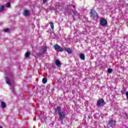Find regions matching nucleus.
<instances>
[{"label": "nucleus", "instance_id": "2eb2a0df", "mask_svg": "<svg viewBox=\"0 0 128 128\" xmlns=\"http://www.w3.org/2000/svg\"><path fill=\"white\" fill-rule=\"evenodd\" d=\"M6 103H4V102H1V106L2 108H6Z\"/></svg>", "mask_w": 128, "mask_h": 128}, {"label": "nucleus", "instance_id": "a211bd4d", "mask_svg": "<svg viewBox=\"0 0 128 128\" xmlns=\"http://www.w3.org/2000/svg\"><path fill=\"white\" fill-rule=\"evenodd\" d=\"M50 28H51L52 30H54V22H50Z\"/></svg>", "mask_w": 128, "mask_h": 128}, {"label": "nucleus", "instance_id": "4468645a", "mask_svg": "<svg viewBox=\"0 0 128 128\" xmlns=\"http://www.w3.org/2000/svg\"><path fill=\"white\" fill-rule=\"evenodd\" d=\"M6 80V84H8L10 85V80L8 79V78L6 77L5 78Z\"/></svg>", "mask_w": 128, "mask_h": 128}, {"label": "nucleus", "instance_id": "423d86ee", "mask_svg": "<svg viewBox=\"0 0 128 128\" xmlns=\"http://www.w3.org/2000/svg\"><path fill=\"white\" fill-rule=\"evenodd\" d=\"M59 118L61 120H62L66 116V114L64 112H61L59 113Z\"/></svg>", "mask_w": 128, "mask_h": 128}, {"label": "nucleus", "instance_id": "7ed1b4c3", "mask_svg": "<svg viewBox=\"0 0 128 128\" xmlns=\"http://www.w3.org/2000/svg\"><path fill=\"white\" fill-rule=\"evenodd\" d=\"M107 126H108V128H110V126H112V128L116 126V122L112 120H109Z\"/></svg>", "mask_w": 128, "mask_h": 128}, {"label": "nucleus", "instance_id": "f3484780", "mask_svg": "<svg viewBox=\"0 0 128 128\" xmlns=\"http://www.w3.org/2000/svg\"><path fill=\"white\" fill-rule=\"evenodd\" d=\"M4 10V6H1V8H0V12H2V10Z\"/></svg>", "mask_w": 128, "mask_h": 128}, {"label": "nucleus", "instance_id": "20e7f679", "mask_svg": "<svg viewBox=\"0 0 128 128\" xmlns=\"http://www.w3.org/2000/svg\"><path fill=\"white\" fill-rule=\"evenodd\" d=\"M100 24H101L102 26H106L108 24V21L104 19V18H102L100 20Z\"/></svg>", "mask_w": 128, "mask_h": 128}, {"label": "nucleus", "instance_id": "aec40b11", "mask_svg": "<svg viewBox=\"0 0 128 128\" xmlns=\"http://www.w3.org/2000/svg\"><path fill=\"white\" fill-rule=\"evenodd\" d=\"M6 6H7V8H10V2L6 3Z\"/></svg>", "mask_w": 128, "mask_h": 128}, {"label": "nucleus", "instance_id": "6ab92c4d", "mask_svg": "<svg viewBox=\"0 0 128 128\" xmlns=\"http://www.w3.org/2000/svg\"><path fill=\"white\" fill-rule=\"evenodd\" d=\"M108 72L109 74H112V70L109 68L108 69Z\"/></svg>", "mask_w": 128, "mask_h": 128}, {"label": "nucleus", "instance_id": "f03ea898", "mask_svg": "<svg viewBox=\"0 0 128 128\" xmlns=\"http://www.w3.org/2000/svg\"><path fill=\"white\" fill-rule=\"evenodd\" d=\"M104 104H106V102H104V98L100 99L97 101L96 105L98 106H104Z\"/></svg>", "mask_w": 128, "mask_h": 128}, {"label": "nucleus", "instance_id": "a878e982", "mask_svg": "<svg viewBox=\"0 0 128 128\" xmlns=\"http://www.w3.org/2000/svg\"><path fill=\"white\" fill-rule=\"evenodd\" d=\"M34 120H36V119H35V118H34Z\"/></svg>", "mask_w": 128, "mask_h": 128}, {"label": "nucleus", "instance_id": "1a4fd4ad", "mask_svg": "<svg viewBox=\"0 0 128 128\" xmlns=\"http://www.w3.org/2000/svg\"><path fill=\"white\" fill-rule=\"evenodd\" d=\"M55 112H58V114H60V112H62V109L60 107L58 106L56 109H55Z\"/></svg>", "mask_w": 128, "mask_h": 128}, {"label": "nucleus", "instance_id": "5701e85b", "mask_svg": "<svg viewBox=\"0 0 128 128\" xmlns=\"http://www.w3.org/2000/svg\"><path fill=\"white\" fill-rule=\"evenodd\" d=\"M48 2V0H43V4H46Z\"/></svg>", "mask_w": 128, "mask_h": 128}, {"label": "nucleus", "instance_id": "9d476101", "mask_svg": "<svg viewBox=\"0 0 128 128\" xmlns=\"http://www.w3.org/2000/svg\"><path fill=\"white\" fill-rule=\"evenodd\" d=\"M55 64L57 66H62V63L60 62V60H57L55 61Z\"/></svg>", "mask_w": 128, "mask_h": 128}, {"label": "nucleus", "instance_id": "f8f14e48", "mask_svg": "<svg viewBox=\"0 0 128 128\" xmlns=\"http://www.w3.org/2000/svg\"><path fill=\"white\" fill-rule=\"evenodd\" d=\"M80 58H81V60H84V58H85L84 54H80Z\"/></svg>", "mask_w": 128, "mask_h": 128}, {"label": "nucleus", "instance_id": "393cba45", "mask_svg": "<svg viewBox=\"0 0 128 128\" xmlns=\"http://www.w3.org/2000/svg\"><path fill=\"white\" fill-rule=\"evenodd\" d=\"M0 128H2V126H0Z\"/></svg>", "mask_w": 128, "mask_h": 128}, {"label": "nucleus", "instance_id": "b1692460", "mask_svg": "<svg viewBox=\"0 0 128 128\" xmlns=\"http://www.w3.org/2000/svg\"><path fill=\"white\" fill-rule=\"evenodd\" d=\"M73 8H76V6H73Z\"/></svg>", "mask_w": 128, "mask_h": 128}, {"label": "nucleus", "instance_id": "39448f33", "mask_svg": "<svg viewBox=\"0 0 128 128\" xmlns=\"http://www.w3.org/2000/svg\"><path fill=\"white\" fill-rule=\"evenodd\" d=\"M54 48L56 52H64V48H62L60 46H58V44H56L54 46Z\"/></svg>", "mask_w": 128, "mask_h": 128}, {"label": "nucleus", "instance_id": "4be33fe9", "mask_svg": "<svg viewBox=\"0 0 128 128\" xmlns=\"http://www.w3.org/2000/svg\"><path fill=\"white\" fill-rule=\"evenodd\" d=\"M126 98H127L128 100V92H126Z\"/></svg>", "mask_w": 128, "mask_h": 128}, {"label": "nucleus", "instance_id": "6e6552de", "mask_svg": "<svg viewBox=\"0 0 128 128\" xmlns=\"http://www.w3.org/2000/svg\"><path fill=\"white\" fill-rule=\"evenodd\" d=\"M63 50H65L66 52H68V54H70L72 52V51L70 50V48L64 47Z\"/></svg>", "mask_w": 128, "mask_h": 128}, {"label": "nucleus", "instance_id": "dca6fc26", "mask_svg": "<svg viewBox=\"0 0 128 128\" xmlns=\"http://www.w3.org/2000/svg\"><path fill=\"white\" fill-rule=\"evenodd\" d=\"M30 56V53L27 52L26 54H25V56H26V58H28V56Z\"/></svg>", "mask_w": 128, "mask_h": 128}, {"label": "nucleus", "instance_id": "f257e3e1", "mask_svg": "<svg viewBox=\"0 0 128 128\" xmlns=\"http://www.w3.org/2000/svg\"><path fill=\"white\" fill-rule=\"evenodd\" d=\"M90 14H91V16H90L91 18H92V20H96L98 18V13H96V10H92L90 11Z\"/></svg>", "mask_w": 128, "mask_h": 128}, {"label": "nucleus", "instance_id": "9b49d317", "mask_svg": "<svg viewBox=\"0 0 128 128\" xmlns=\"http://www.w3.org/2000/svg\"><path fill=\"white\" fill-rule=\"evenodd\" d=\"M24 14L25 16H28L30 14V11L28 10H24Z\"/></svg>", "mask_w": 128, "mask_h": 128}, {"label": "nucleus", "instance_id": "0eeeda50", "mask_svg": "<svg viewBox=\"0 0 128 128\" xmlns=\"http://www.w3.org/2000/svg\"><path fill=\"white\" fill-rule=\"evenodd\" d=\"M47 50V48L46 46H44V47H42V49L40 50V54H46V52Z\"/></svg>", "mask_w": 128, "mask_h": 128}, {"label": "nucleus", "instance_id": "ddd939ff", "mask_svg": "<svg viewBox=\"0 0 128 128\" xmlns=\"http://www.w3.org/2000/svg\"><path fill=\"white\" fill-rule=\"evenodd\" d=\"M42 82H43V84H46V82H48V78H43L42 80Z\"/></svg>", "mask_w": 128, "mask_h": 128}, {"label": "nucleus", "instance_id": "412c9836", "mask_svg": "<svg viewBox=\"0 0 128 128\" xmlns=\"http://www.w3.org/2000/svg\"><path fill=\"white\" fill-rule=\"evenodd\" d=\"M10 30L8 28L4 29V31L5 32H8Z\"/></svg>", "mask_w": 128, "mask_h": 128}]
</instances>
